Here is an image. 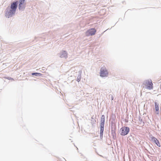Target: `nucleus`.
I'll use <instances>...</instances> for the list:
<instances>
[{
    "label": "nucleus",
    "mask_w": 161,
    "mask_h": 161,
    "mask_svg": "<svg viewBox=\"0 0 161 161\" xmlns=\"http://www.w3.org/2000/svg\"><path fill=\"white\" fill-rule=\"evenodd\" d=\"M17 8V2H14L11 4L10 6L11 10L9 12L6 13V14L8 15V18L15 13Z\"/></svg>",
    "instance_id": "f257e3e1"
},
{
    "label": "nucleus",
    "mask_w": 161,
    "mask_h": 161,
    "mask_svg": "<svg viewBox=\"0 0 161 161\" xmlns=\"http://www.w3.org/2000/svg\"><path fill=\"white\" fill-rule=\"evenodd\" d=\"M130 131L129 128L127 127L124 126L119 130V133L122 136H125L128 134Z\"/></svg>",
    "instance_id": "f03ea898"
},
{
    "label": "nucleus",
    "mask_w": 161,
    "mask_h": 161,
    "mask_svg": "<svg viewBox=\"0 0 161 161\" xmlns=\"http://www.w3.org/2000/svg\"><path fill=\"white\" fill-rule=\"evenodd\" d=\"M100 76L102 77L107 76L108 73L106 68L102 67L100 70Z\"/></svg>",
    "instance_id": "7ed1b4c3"
},
{
    "label": "nucleus",
    "mask_w": 161,
    "mask_h": 161,
    "mask_svg": "<svg viewBox=\"0 0 161 161\" xmlns=\"http://www.w3.org/2000/svg\"><path fill=\"white\" fill-rule=\"evenodd\" d=\"M144 84L147 86V89L150 90L153 89V83L151 80H146Z\"/></svg>",
    "instance_id": "20e7f679"
},
{
    "label": "nucleus",
    "mask_w": 161,
    "mask_h": 161,
    "mask_svg": "<svg viewBox=\"0 0 161 161\" xmlns=\"http://www.w3.org/2000/svg\"><path fill=\"white\" fill-rule=\"evenodd\" d=\"M96 32V30L94 28H91L87 30L86 32V36L90 35L92 36L94 35Z\"/></svg>",
    "instance_id": "39448f33"
},
{
    "label": "nucleus",
    "mask_w": 161,
    "mask_h": 161,
    "mask_svg": "<svg viewBox=\"0 0 161 161\" xmlns=\"http://www.w3.org/2000/svg\"><path fill=\"white\" fill-rule=\"evenodd\" d=\"M25 0H19V10H24L25 8Z\"/></svg>",
    "instance_id": "423d86ee"
},
{
    "label": "nucleus",
    "mask_w": 161,
    "mask_h": 161,
    "mask_svg": "<svg viewBox=\"0 0 161 161\" xmlns=\"http://www.w3.org/2000/svg\"><path fill=\"white\" fill-rule=\"evenodd\" d=\"M151 141L154 142L159 147H160V145L158 140L153 136L151 137Z\"/></svg>",
    "instance_id": "0eeeda50"
},
{
    "label": "nucleus",
    "mask_w": 161,
    "mask_h": 161,
    "mask_svg": "<svg viewBox=\"0 0 161 161\" xmlns=\"http://www.w3.org/2000/svg\"><path fill=\"white\" fill-rule=\"evenodd\" d=\"M104 125H100V135L102 136L103 135V131L104 130Z\"/></svg>",
    "instance_id": "6e6552de"
},
{
    "label": "nucleus",
    "mask_w": 161,
    "mask_h": 161,
    "mask_svg": "<svg viewBox=\"0 0 161 161\" xmlns=\"http://www.w3.org/2000/svg\"><path fill=\"white\" fill-rule=\"evenodd\" d=\"M155 109L156 111H158L159 110L158 104L157 102L155 103Z\"/></svg>",
    "instance_id": "1a4fd4ad"
},
{
    "label": "nucleus",
    "mask_w": 161,
    "mask_h": 161,
    "mask_svg": "<svg viewBox=\"0 0 161 161\" xmlns=\"http://www.w3.org/2000/svg\"><path fill=\"white\" fill-rule=\"evenodd\" d=\"M67 53L65 51H64V52H63V53L62 54L61 56H60V57L61 58H63V57H67Z\"/></svg>",
    "instance_id": "9d476101"
},
{
    "label": "nucleus",
    "mask_w": 161,
    "mask_h": 161,
    "mask_svg": "<svg viewBox=\"0 0 161 161\" xmlns=\"http://www.w3.org/2000/svg\"><path fill=\"white\" fill-rule=\"evenodd\" d=\"M32 75H35L36 76H42V74L39 73H32Z\"/></svg>",
    "instance_id": "9b49d317"
},
{
    "label": "nucleus",
    "mask_w": 161,
    "mask_h": 161,
    "mask_svg": "<svg viewBox=\"0 0 161 161\" xmlns=\"http://www.w3.org/2000/svg\"><path fill=\"white\" fill-rule=\"evenodd\" d=\"M105 119H101L100 125H104Z\"/></svg>",
    "instance_id": "f8f14e48"
},
{
    "label": "nucleus",
    "mask_w": 161,
    "mask_h": 161,
    "mask_svg": "<svg viewBox=\"0 0 161 161\" xmlns=\"http://www.w3.org/2000/svg\"><path fill=\"white\" fill-rule=\"evenodd\" d=\"M81 79V76H78L77 79V81L78 82H79L80 80Z\"/></svg>",
    "instance_id": "ddd939ff"
},
{
    "label": "nucleus",
    "mask_w": 161,
    "mask_h": 161,
    "mask_svg": "<svg viewBox=\"0 0 161 161\" xmlns=\"http://www.w3.org/2000/svg\"><path fill=\"white\" fill-rule=\"evenodd\" d=\"M105 116L103 115L102 116L101 119H105Z\"/></svg>",
    "instance_id": "4468645a"
}]
</instances>
